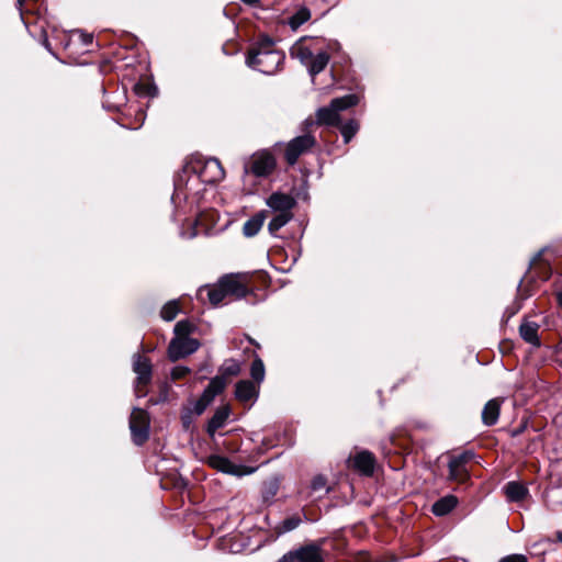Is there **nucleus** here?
<instances>
[{"label": "nucleus", "instance_id": "obj_33", "mask_svg": "<svg viewBox=\"0 0 562 562\" xmlns=\"http://www.w3.org/2000/svg\"><path fill=\"white\" fill-rule=\"evenodd\" d=\"M135 92L139 95L154 97L157 93V89L149 85L137 83L135 85Z\"/></svg>", "mask_w": 562, "mask_h": 562}, {"label": "nucleus", "instance_id": "obj_11", "mask_svg": "<svg viewBox=\"0 0 562 562\" xmlns=\"http://www.w3.org/2000/svg\"><path fill=\"white\" fill-rule=\"evenodd\" d=\"M473 458V453L465 451L452 456L449 460V479L452 481L464 482L468 479L465 464Z\"/></svg>", "mask_w": 562, "mask_h": 562}, {"label": "nucleus", "instance_id": "obj_7", "mask_svg": "<svg viewBox=\"0 0 562 562\" xmlns=\"http://www.w3.org/2000/svg\"><path fill=\"white\" fill-rule=\"evenodd\" d=\"M316 145L315 137L305 133L291 139L285 147L284 158L290 166H294L300 156L307 153Z\"/></svg>", "mask_w": 562, "mask_h": 562}, {"label": "nucleus", "instance_id": "obj_27", "mask_svg": "<svg viewBox=\"0 0 562 562\" xmlns=\"http://www.w3.org/2000/svg\"><path fill=\"white\" fill-rule=\"evenodd\" d=\"M311 19V11L306 7L296 10L291 16L288 18V25L296 31L301 25Z\"/></svg>", "mask_w": 562, "mask_h": 562}, {"label": "nucleus", "instance_id": "obj_25", "mask_svg": "<svg viewBox=\"0 0 562 562\" xmlns=\"http://www.w3.org/2000/svg\"><path fill=\"white\" fill-rule=\"evenodd\" d=\"M554 544V540L552 537L542 538L536 542H533L529 547V554L532 558H543L548 551L552 549V546Z\"/></svg>", "mask_w": 562, "mask_h": 562}, {"label": "nucleus", "instance_id": "obj_4", "mask_svg": "<svg viewBox=\"0 0 562 562\" xmlns=\"http://www.w3.org/2000/svg\"><path fill=\"white\" fill-rule=\"evenodd\" d=\"M191 331V324L189 319H182L175 326L177 337L171 340L168 348V356L170 360L177 361L184 358L198 350L200 344L196 339L187 337Z\"/></svg>", "mask_w": 562, "mask_h": 562}, {"label": "nucleus", "instance_id": "obj_3", "mask_svg": "<svg viewBox=\"0 0 562 562\" xmlns=\"http://www.w3.org/2000/svg\"><path fill=\"white\" fill-rule=\"evenodd\" d=\"M284 54L268 37L258 41L248 52L246 64L265 75L276 74L284 61Z\"/></svg>", "mask_w": 562, "mask_h": 562}, {"label": "nucleus", "instance_id": "obj_24", "mask_svg": "<svg viewBox=\"0 0 562 562\" xmlns=\"http://www.w3.org/2000/svg\"><path fill=\"white\" fill-rule=\"evenodd\" d=\"M458 504V499L453 495L441 497L432 505V513L436 516H445L449 514Z\"/></svg>", "mask_w": 562, "mask_h": 562}, {"label": "nucleus", "instance_id": "obj_1", "mask_svg": "<svg viewBox=\"0 0 562 562\" xmlns=\"http://www.w3.org/2000/svg\"><path fill=\"white\" fill-rule=\"evenodd\" d=\"M248 294L250 289L247 277L240 273L226 274L215 284L201 286L198 292L199 299L203 302L207 300L213 307L227 305L247 297Z\"/></svg>", "mask_w": 562, "mask_h": 562}, {"label": "nucleus", "instance_id": "obj_2", "mask_svg": "<svg viewBox=\"0 0 562 562\" xmlns=\"http://www.w3.org/2000/svg\"><path fill=\"white\" fill-rule=\"evenodd\" d=\"M224 177L225 172L218 159L198 158L187 165L182 175H179L176 178L175 190L179 194L182 191V188L187 186L191 179L200 180L204 183H215L224 179Z\"/></svg>", "mask_w": 562, "mask_h": 562}, {"label": "nucleus", "instance_id": "obj_18", "mask_svg": "<svg viewBox=\"0 0 562 562\" xmlns=\"http://www.w3.org/2000/svg\"><path fill=\"white\" fill-rule=\"evenodd\" d=\"M229 414H231V408L227 405L221 406L216 409V412L214 413L212 418L209 420V424L206 427V431L210 437L213 438L216 430L225 426L226 420L229 417Z\"/></svg>", "mask_w": 562, "mask_h": 562}, {"label": "nucleus", "instance_id": "obj_32", "mask_svg": "<svg viewBox=\"0 0 562 562\" xmlns=\"http://www.w3.org/2000/svg\"><path fill=\"white\" fill-rule=\"evenodd\" d=\"M182 313L180 303L178 300H172L166 303L160 312V316H177L178 314Z\"/></svg>", "mask_w": 562, "mask_h": 562}, {"label": "nucleus", "instance_id": "obj_23", "mask_svg": "<svg viewBox=\"0 0 562 562\" xmlns=\"http://www.w3.org/2000/svg\"><path fill=\"white\" fill-rule=\"evenodd\" d=\"M329 63V54L325 50L317 52L311 61L307 64L306 68L312 78L316 75L321 74Z\"/></svg>", "mask_w": 562, "mask_h": 562}, {"label": "nucleus", "instance_id": "obj_17", "mask_svg": "<svg viewBox=\"0 0 562 562\" xmlns=\"http://www.w3.org/2000/svg\"><path fill=\"white\" fill-rule=\"evenodd\" d=\"M306 37L300 38L290 49V54L293 58H296L301 61L305 67L313 58L314 49L311 46L306 45Z\"/></svg>", "mask_w": 562, "mask_h": 562}, {"label": "nucleus", "instance_id": "obj_26", "mask_svg": "<svg viewBox=\"0 0 562 562\" xmlns=\"http://www.w3.org/2000/svg\"><path fill=\"white\" fill-rule=\"evenodd\" d=\"M226 383L227 381L223 376H215L210 381L202 394L204 397H207L209 401L213 402L215 396L224 391Z\"/></svg>", "mask_w": 562, "mask_h": 562}, {"label": "nucleus", "instance_id": "obj_19", "mask_svg": "<svg viewBox=\"0 0 562 562\" xmlns=\"http://www.w3.org/2000/svg\"><path fill=\"white\" fill-rule=\"evenodd\" d=\"M504 493L507 501L515 503L524 501L529 495L528 488L522 483L517 481L508 482L504 486Z\"/></svg>", "mask_w": 562, "mask_h": 562}, {"label": "nucleus", "instance_id": "obj_8", "mask_svg": "<svg viewBox=\"0 0 562 562\" xmlns=\"http://www.w3.org/2000/svg\"><path fill=\"white\" fill-rule=\"evenodd\" d=\"M130 429L135 445H143L149 436V416L142 408H134L130 417Z\"/></svg>", "mask_w": 562, "mask_h": 562}, {"label": "nucleus", "instance_id": "obj_21", "mask_svg": "<svg viewBox=\"0 0 562 562\" xmlns=\"http://www.w3.org/2000/svg\"><path fill=\"white\" fill-rule=\"evenodd\" d=\"M265 220H266V211H260V212L256 213L252 217L247 220L243 226L244 236L248 237V238L256 236L259 233V231L261 229V227L265 223Z\"/></svg>", "mask_w": 562, "mask_h": 562}, {"label": "nucleus", "instance_id": "obj_10", "mask_svg": "<svg viewBox=\"0 0 562 562\" xmlns=\"http://www.w3.org/2000/svg\"><path fill=\"white\" fill-rule=\"evenodd\" d=\"M551 276V267L548 261L542 259V250L539 251L530 261V267L526 276L521 279L520 285L533 282L535 279L546 281Z\"/></svg>", "mask_w": 562, "mask_h": 562}, {"label": "nucleus", "instance_id": "obj_9", "mask_svg": "<svg viewBox=\"0 0 562 562\" xmlns=\"http://www.w3.org/2000/svg\"><path fill=\"white\" fill-rule=\"evenodd\" d=\"M209 464L220 472L238 477L252 474L256 471V468L236 464L233 461H231L227 457L218 454L211 456L209 458Z\"/></svg>", "mask_w": 562, "mask_h": 562}, {"label": "nucleus", "instance_id": "obj_43", "mask_svg": "<svg viewBox=\"0 0 562 562\" xmlns=\"http://www.w3.org/2000/svg\"><path fill=\"white\" fill-rule=\"evenodd\" d=\"M557 302L562 310V291L557 294Z\"/></svg>", "mask_w": 562, "mask_h": 562}, {"label": "nucleus", "instance_id": "obj_36", "mask_svg": "<svg viewBox=\"0 0 562 562\" xmlns=\"http://www.w3.org/2000/svg\"><path fill=\"white\" fill-rule=\"evenodd\" d=\"M498 562H528V558L525 554H509L502 558Z\"/></svg>", "mask_w": 562, "mask_h": 562}, {"label": "nucleus", "instance_id": "obj_31", "mask_svg": "<svg viewBox=\"0 0 562 562\" xmlns=\"http://www.w3.org/2000/svg\"><path fill=\"white\" fill-rule=\"evenodd\" d=\"M239 372H240V366L234 359L226 360L223 363V366L221 367V373H222L221 376H223L224 379H226V376H235Z\"/></svg>", "mask_w": 562, "mask_h": 562}, {"label": "nucleus", "instance_id": "obj_15", "mask_svg": "<svg viewBox=\"0 0 562 562\" xmlns=\"http://www.w3.org/2000/svg\"><path fill=\"white\" fill-rule=\"evenodd\" d=\"M352 467L361 474L370 476L374 471L375 458L367 450L360 451L352 458Z\"/></svg>", "mask_w": 562, "mask_h": 562}, {"label": "nucleus", "instance_id": "obj_30", "mask_svg": "<svg viewBox=\"0 0 562 562\" xmlns=\"http://www.w3.org/2000/svg\"><path fill=\"white\" fill-rule=\"evenodd\" d=\"M359 130V124L356 120H349L340 126V133L344 137V142L347 144L356 135Z\"/></svg>", "mask_w": 562, "mask_h": 562}, {"label": "nucleus", "instance_id": "obj_34", "mask_svg": "<svg viewBox=\"0 0 562 562\" xmlns=\"http://www.w3.org/2000/svg\"><path fill=\"white\" fill-rule=\"evenodd\" d=\"M211 403L212 402L209 401L207 397H204V395L202 394L201 397L194 404V412L198 415H201Z\"/></svg>", "mask_w": 562, "mask_h": 562}, {"label": "nucleus", "instance_id": "obj_22", "mask_svg": "<svg viewBox=\"0 0 562 562\" xmlns=\"http://www.w3.org/2000/svg\"><path fill=\"white\" fill-rule=\"evenodd\" d=\"M501 403L497 398L490 400L483 411L482 420L486 426H493L497 423L499 417Z\"/></svg>", "mask_w": 562, "mask_h": 562}, {"label": "nucleus", "instance_id": "obj_41", "mask_svg": "<svg viewBox=\"0 0 562 562\" xmlns=\"http://www.w3.org/2000/svg\"><path fill=\"white\" fill-rule=\"evenodd\" d=\"M554 540V543L555 542H562V531H557L554 533V538H552Z\"/></svg>", "mask_w": 562, "mask_h": 562}, {"label": "nucleus", "instance_id": "obj_35", "mask_svg": "<svg viewBox=\"0 0 562 562\" xmlns=\"http://www.w3.org/2000/svg\"><path fill=\"white\" fill-rule=\"evenodd\" d=\"M190 373V369L188 367H183V366H178V367H175L171 371V378L173 380H179V379H182L184 378L186 375H188Z\"/></svg>", "mask_w": 562, "mask_h": 562}, {"label": "nucleus", "instance_id": "obj_28", "mask_svg": "<svg viewBox=\"0 0 562 562\" xmlns=\"http://www.w3.org/2000/svg\"><path fill=\"white\" fill-rule=\"evenodd\" d=\"M293 218V213H276L272 220L268 224V231L272 236H277V233L285 226Z\"/></svg>", "mask_w": 562, "mask_h": 562}, {"label": "nucleus", "instance_id": "obj_29", "mask_svg": "<svg viewBox=\"0 0 562 562\" xmlns=\"http://www.w3.org/2000/svg\"><path fill=\"white\" fill-rule=\"evenodd\" d=\"M250 374L257 384H260L265 380V364L259 357H256L250 367Z\"/></svg>", "mask_w": 562, "mask_h": 562}, {"label": "nucleus", "instance_id": "obj_14", "mask_svg": "<svg viewBox=\"0 0 562 562\" xmlns=\"http://www.w3.org/2000/svg\"><path fill=\"white\" fill-rule=\"evenodd\" d=\"M539 328L540 325L538 323L529 321L528 318H524L518 327L519 336L525 342L531 345L535 348H539L541 345L538 334Z\"/></svg>", "mask_w": 562, "mask_h": 562}, {"label": "nucleus", "instance_id": "obj_42", "mask_svg": "<svg viewBox=\"0 0 562 562\" xmlns=\"http://www.w3.org/2000/svg\"><path fill=\"white\" fill-rule=\"evenodd\" d=\"M83 43H85L86 45L91 44V43H92V36H91V35H86V36L83 37Z\"/></svg>", "mask_w": 562, "mask_h": 562}, {"label": "nucleus", "instance_id": "obj_6", "mask_svg": "<svg viewBox=\"0 0 562 562\" xmlns=\"http://www.w3.org/2000/svg\"><path fill=\"white\" fill-rule=\"evenodd\" d=\"M133 371L136 374L135 392L138 397L147 394L145 387L151 381L153 367L148 358L136 353L133 356Z\"/></svg>", "mask_w": 562, "mask_h": 562}, {"label": "nucleus", "instance_id": "obj_40", "mask_svg": "<svg viewBox=\"0 0 562 562\" xmlns=\"http://www.w3.org/2000/svg\"><path fill=\"white\" fill-rule=\"evenodd\" d=\"M243 3L250 7H259L260 0H240Z\"/></svg>", "mask_w": 562, "mask_h": 562}, {"label": "nucleus", "instance_id": "obj_44", "mask_svg": "<svg viewBox=\"0 0 562 562\" xmlns=\"http://www.w3.org/2000/svg\"><path fill=\"white\" fill-rule=\"evenodd\" d=\"M303 124H304V127L307 128V127L314 125V121L307 119V120L304 121Z\"/></svg>", "mask_w": 562, "mask_h": 562}, {"label": "nucleus", "instance_id": "obj_5", "mask_svg": "<svg viewBox=\"0 0 562 562\" xmlns=\"http://www.w3.org/2000/svg\"><path fill=\"white\" fill-rule=\"evenodd\" d=\"M359 98L356 94H346L335 98L328 106H324L316 112V123L319 125L338 126L340 124L339 112L357 105Z\"/></svg>", "mask_w": 562, "mask_h": 562}, {"label": "nucleus", "instance_id": "obj_20", "mask_svg": "<svg viewBox=\"0 0 562 562\" xmlns=\"http://www.w3.org/2000/svg\"><path fill=\"white\" fill-rule=\"evenodd\" d=\"M299 562H324L321 547L307 544L296 550Z\"/></svg>", "mask_w": 562, "mask_h": 562}, {"label": "nucleus", "instance_id": "obj_16", "mask_svg": "<svg viewBox=\"0 0 562 562\" xmlns=\"http://www.w3.org/2000/svg\"><path fill=\"white\" fill-rule=\"evenodd\" d=\"M259 387L249 380H241L236 384L235 396L239 402L248 403L257 400Z\"/></svg>", "mask_w": 562, "mask_h": 562}, {"label": "nucleus", "instance_id": "obj_39", "mask_svg": "<svg viewBox=\"0 0 562 562\" xmlns=\"http://www.w3.org/2000/svg\"><path fill=\"white\" fill-rule=\"evenodd\" d=\"M297 560L296 558V550L295 551H290L288 553H285L284 555H282L278 562H295Z\"/></svg>", "mask_w": 562, "mask_h": 562}, {"label": "nucleus", "instance_id": "obj_38", "mask_svg": "<svg viewBox=\"0 0 562 562\" xmlns=\"http://www.w3.org/2000/svg\"><path fill=\"white\" fill-rule=\"evenodd\" d=\"M299 522H300L299 519H293V518L284 520V522H283L284 531L293 530L294 528H296L299 526Z\"/></svg>", "mask_w": 562, "mask_h": 562}, {"label": "nucleus", "instance_id": "obj_37", "mask_svg": "<svg viewBox=\"0 0 562 562\" xmlns=\"http://www.w3.org/2000/svg\"><path fill=\"white\" fill-rule=\"evenodd\" d=\"M325 486H326L325 477L319 475V476H316V477L313 479L312 485H311L313 491L323 490V488H325Z\"/></svg>", "mask_w": 562, "mask_h": 562}, {"label": "nucleus", "instance_id": "obj_13", "mask_svg": "<svg viewBox=\"0 0 562 562\" xmlns=\"http://www.w3.org/2000/svg\"><path fill=\"white\" fill-rule=\"evenodd\" d=\"M266 202L274 213H292L296 205L293 196L282 192H273Z\"/></svg>", "mask_w": 562, "mask_h": 562}, {"label": "nucleus", "instance_id": "obj_12", "mask_svg": "<svg viewBox=\"0 0 562 562\" xmlns=\"http://www.w3.org/2000/svg\"><path fill=\"white\" fill-rule=\"evenodd\" d=\"M273 168L274 160L272 156L266 154L254 156L244 167L245 173L250 172L256 177H266L273 170Z\"/></svg>", "mask_w": 562, "mask_h": 562}]
</instances>
